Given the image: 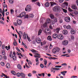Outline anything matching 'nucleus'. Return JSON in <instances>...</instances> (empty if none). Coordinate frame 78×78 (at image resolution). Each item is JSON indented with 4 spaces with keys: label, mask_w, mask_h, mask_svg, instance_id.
<instances>
[{
    "label": "nucleus",
    "mask_w": 78,
    "mask_h": 78,
    "mask_svg": "<svg viewBox=\"0 0 78 78\" xmlns=\"http://www.w3.org/2000/svg\"><path fill=\"white\" fill-rule=\"evenodd\" d=\"M44 65H47V60L44 59Z\"/></svg>",
    "instance_id": "nucleus-28"
},
{
    "label": "nucleus",
    "mask_w": 78,
    "mask_h": 78,
    "mask_svg": "<svg viewBox=\"0 0 78 78\" xmlns=\"http://www.w3.org/2000/svg\"><path fill=\"white\" fill-rule=\"evenodd\" d=\"M61 8L60 7V6H55L53 9V11L55 12H56V11H61Z\"/></svg>",
    "instance_id": "nucleus-2"
},
{
    "label": "nucleus",
    "mask_w": 78,
    "mask_h": 78,
    "mask_svg": "<svg viewBox=\"0 0 78 78\" xmlns=\"http://www.w3.org/2000/svg\"><path fill=\"white\" fill-rule=\"evenodd\" d=\"M6 68H7V69H9V67H10V64L9 63H7L6 64Z\"/></svg>",
    "instance_id": "nucleus-23"
},
{
    "label": "nucleus",
    "mask_w": 78,
    "mask_h": 78,
    "mask_svg": "<svg viewBox=\"0 0 78 78\" xmlns=\"http://www.w3.org/2000/svg\"><path fill=\"white\" fill-rule=\"evenodd\" d=\"M6 49L7 50H9L8 49H10V46H9L8 48V46H6L5 47Z\"/></svg>",
    "instance_id": "nucleus-32"
},
{
    "label": "nucleus",
    "mask_w": 78,
    "mask_h": 78,
    "mask_svg": "<svg viewBox=\"0 0 78 78\" xmlns=\"http://www.w3.org/2000/svg\"><path fill=\"white\" fill-rule=\"evenodd\" d=\"M17 67L19 70H21L22 69V66L20 64H18L17 65Z\"/></svg>",
    "instance_id": "nucleus-18"
},
{
    "label": "nucleus",
    "mask_w": 78,
    "mask_h": 78,
    "mask_svg": "<svg viewBox=\"0 0 78 78\" xmlns=\"http://www.w3.org/2000/svg\"><path fill=\"white\" fill-rule=\"evenodd\" d=\"M54 21H52V23L53 25H54L55 24V22H57V21H58V20L56 18H54Z\"/></svg>",
    "instance_id": "nucleus-11"
},
{
    "label": "nucleus",
    "mask_w": 78,
    "mask_h": 78,
    "mask_svg": "<svg viewBox=\"0 0 78 78\" xmlns=\"http://www.w3.org/2000/svg\"><path fill=\"white\" fill-rule=\"evenodd\" d=\"M71 39H75V37H74V36H71Z\"/></svg>",
    "instance_id": "nucleus-55"
},
{
    "label": "nucleus",
    "mask_w": 78,
    "mask_h": 78,
    "mask_svg": "<svg viewBox=\"0 0 78 78\" xmlns=\"http://www.w3.org/2000/svg\"><path fill=\"white\" fill-rule=\"evenodd\" d=\"M35 61L36 62H39V58H37L35 59Z\"/></svg>",
    "instance_id": "nucleus-51"
},
{
    "label": "nucleus",
    "mask_w": 78,
    "mask_h": 78,
    "mask_svg": "<svg viewBox=\"0 0 78 78\" xmlns=\"http://www.w3.org/2000/svg\"><path fill=\"white\" fill-rule=\"evenodd\" d=\"M22 20H18L17 21V23L19 25H20L22 24Z\"/></svg>",
    "instance_id": "nucleus-10"
},
{
    "label": "nucleus",
    "mask_w": 78,
    "mask_h": 78,
    "mask_svg": "<svg viewBox=\"0 0 78 78\" xmlns=\"http://www.w3.org/2000/svg\"><path fill=\"white\" fill-rule=\"evenodd\" d=\"M40 66L41 69H43V68L44 67V65L42 64V63H41L40 64Z\"/></svg>",
    "instance_id": "nucleus-34"
},
{
    "label": "nucleus",
    "mask_w": 78,
    "mask_h": 78,
    "mask_svg": "<svg viewBox=\"0 0 78 78\" xmlns=\"http://www.w3.org/2000/svg\"><path fill=\"white\" fill-rule=\"evenodd\" d=\"M5 45H3L2 46V49H4L5 48Z\"/></svg>",
    "instance_id": "nucleus-58"
},
{
    "label": "nucleus",
    "mask_w": 78,
    "mask_h": 78,
    "mask_svg": "<svg viewBox=\"0 0 78 78\" xmlns=\"http://www.w3.org/2000/svg\"><path fill=\"white\" fill-rule=\"evenodd\" d=\"M65 20L66 22H70V18L68 16H66L65 18Z\"/></svg>",
    "instance_id": "nucleus-7"
},
{
    "label": "nucleus",
    "mask_w": 78,
    "mask_h": 78,
    "mask_svg": "<svg viewBox=\"0 0 78 78\" xmlns=\"http://www.w3.org/2000/svg\"><path fill=\"white\" fill-rule=\"evenodd\" d=\"M1 64L2 66H5V63L3 62H1Z\"/></svg>",
    "instance_id": "nucleus-41"
},
{
    "label": "nucleus",
    "mask_w": 78,
    "mask_h": 78,
    "mask_svg": "<svg viewBox=\"0 0 78 78\" xmlns=\"http://www.w3.org/2000/svg\"><path fill=\"white\" fill-rule=\"evenodd\" d=\"M12 52L9 55V56H10V58H13V57H14V56H13V55L12 54Z\"/></svg>",
    "instance_id": "nucleus-31"
},
{
    "label": "nucleus",
    "mask_w": 78,
    "mask_h": 78,
    "mask_svg": "<svg viewBox=\"0 0 78 78\" xmlns=\"http://www.w3.org/2000/svg\"><path fill=\"white\" fill-rule=\"evenodd\" d=\"M62 33L64 34L65 35H66L68 33V32H67V30H64L62 31Z\"/></svg>",
    "instance_id": "nucleus-15"
},
{
    "label": "nucleus",
    "mask_w": 78,
    "mask_h": 78,
    "mask_svg": "<svg viewBox=\"0 0 78 78\" xmlns=\"http://www.w3.org/2000/svg\"><path fill=\"white\" fill-rule=\"evenodd\" d=\"M50 22H51V20H50L49 19H48L47 20L46 22L45 23L43 24L44 28L47 27V23H50Z\"/></svg>",
    "instance_id": "nucleus-3"
},
{
    "label": "nucleus",
    "mask_w": 78,
    "mask_h": 78,
    "mask_svg": "<svg viewBox=\"0 0 78 78\" xmlns=\"http://www.w3.org/2000/svg\"><path fill=\"white\" fill-rule=\"evenodd\" d=\"M11 73L14 75H16V72L14 71H11Z\"/></svg>",
    "instance_id": "nucleus-25"
},
{
    "label": "nucleus",
    "mask_w": 78,
    "mask_h": 78,
    "mask_svg": "<svg viewBox=\"0 0 78 78\" xmlns=\"http://www.w3.org/2000/svg\"><path fill=\"white\" fill-rule=\"evenodd\" d=\"M59 2L60 3H62L64 2V0H59Z\"/></svg>",
    "instance_id": "nucleus-53"
},
{
    "label": "nucleus",
    "mask_w": 78,
    "mask_h": 78,
    "mask_svg": "<svg viewBox=\"0 0 78 78\" xmlns=\"http://www.w3.org/2000/svg\"><path fill=\"white\" fill-rule=\"evenodd\" d=\"M47 39L48 40H49V41H51L52 39H51V36L49 35L48 36V37H47Z\"/></svg>",
    "instance_id": "nucleus-21"
},
{
    "label": "nucleus",
    "mask_w": 78,
    "mask_h": 78,
    "mask_svg": "<svg viewBox=\"0 0 78 78\" xmlns=\"http://www.w3.org/2000/svg\"><path fill=\"white\" fill-rule=\"evenodd\" d=\"M45 6V7H49V6H50V3L48 2H47L46 3L44 4Z\"/></svg>",
    "instance_id": "nucleus-14"
},
{
    "label": "nucleus",
    "mask_w": 78,
    "mask_h": 78,
    "mask_svg": "<svg viewBox=\"0 0 78 78\" xmlns=\"http://www.w3.org/2000/svg\"><path fill=\"white\" fill-rule=\"evenodd\" d=\"M34 55H37V56H40V54L38 53H36Z\"/></svg>",
    "instance_id": "nucleus-62"
},
{
    "label": "nucleus",
    "mask_w": 78,
    "mask_h": 78,
    "mask_svg": "<svg viewBox=\"0 0 78 78\" xmlns=\"http://www.w3.org/2000/svg\"><path fill=\"white\" fill-rule=\"evenodd\" d=\"M2 75H4V76L5 78H9V76H7V75L4 74L3 73H2Z\"/></svg>",
    "instance_id": "nucleus-30"
},
{
    "label": "nucleus",
    "mask_w": 78,
    "mask_h": 78,
    "mask_svg": "<svg viewBox=\"0 0 78 78\" xmlns=\"http://www.w3.org/2000/svg\"><path fill=\"white\" fill-rule=\"evenodd\" d=\"M62 66H67V64L66 63H63L62 64Z\"/></svg>",
    "instance_id": "nucleus-52"
},
{
    "label": "nucleus",
    "mask_w": 78,
    "mask_h": 78,
    "mask_svg": "<svg viewBox=\"0 0 78 78\" xmlns=\"http://www.w3.org/2000/svg\"><path fill=\"white\" fill-rule=\"evenodd\" d=\"M23 38L24 39H27V36L26 35V33H24L23 34Z\"/></svg>",
    "instance_id": "nucleus-20"
},
{
    "label": "nucleus",
    "mask_w": 78,
    "mask_h": 78,
    "mask_svg": "<svg viewBox=\"0 0 78 78\" xmlns=\"http://www.w3.org/2000/svg\"><path fill=\"white\" fill-rule=\"evenodd\" d=\"M26 35L27 36V38L28 39V41H30H30H31L30 40V37H28V34H26Z\"/></svg>",
    "instance_id": "nucleus-27"
},
{
    "label": "nucleus",
    "mask_w": 78,
    "mask_h": 78,
    "mask_svg": "<svg viewBox=\"0 0 78 78\" xmlns=\"http://www.w3.org/2000/svg\"><path fill=\"white\" fill-rule=\"evenodd\" d=\"M16 31L18 33V34L19 35V37L20 39L21 40V36H20V33H19V32L18 31H17V29H16Z\"/></svg>",
    "instance_id": "nucleus-37"
},
{
    "label": "nucleus",
    "mask_w": 78,
    "mask_h": 78,
    "mask_svg": "<svg viewBox=\"0 0 78 78\" xmlns=\"http://www.w3.org/2000/svg\"><path fill=\"white\" fill-rule=\"evenodd\" d=\"M62 67L61 66H55V67L56 68H61Z\"/></svg>",
    "instance_id": "nucleus-48"
},
{
    "label": "nucleus",
    "mask_w": 78,
    "mask_h": 78,
    "mask_svg": "<svg viewBox=\"0 0 78 78\" xmlns=\"http://www.w3.org/2000/svg\"><path fill=\"white\" fill-rule=\"evenodd\" d=\"M9 2L11 4H13L14 2L12 1V0H9Z\"/></svg>",
    "instance_id": "nucleus-33"
},
{
    "label": "nucleus",
    "mask_w": 78,
    "mask_h": 78,
    "mask_svg": "<svg viewBox=\"0 0 78 78\" xmlns=\"http://www.w3.org/2000/svg\"><path fill=\"white\" fill-rule=\"evenodd\" d=\"M61 29L60 28H57L55 30V31L56 33L58 34L59 33V31H60Z\"/></svg>",
    "instance_id": "nucleus-17"
},
{
    "label": "nucleus",
    "mask_w": 78,
    "mask_h": 78,
    "mask_svg": "<svg viewBox=\"0 0 78 78\" xmlns=\"http://www.w3.org/2000/svg\"><path fill=\"white\" fill-rule=\"evenodd\" d=\"M41 33H42V30L40 29L38 31V35L39 36L40 35H41Z\"/></svg>",
    "instance_id": "nucleus-24"
},
{
    "label": "nucleus",
    "mask_w": 78,
    "mask_h": 78,
    "mask_svg": "<svg viewBox=\"0 0 78 78\" xmlns=\"http://www.w3.org/2000/svg\"><path fill=\"white\" fill-rule=\"evenodd\" d=\"M71 8L72 9H77V7H76V5H72Z\"/></svg>",
    "instance_id": "nucleus-13"
},
{
    "label": "nucleus",
    "mask_w": 78,
    "mask_h": 78,
    "mask_svg": "<svg viewBox=\"0 0 78 78\" xmlns=\"http://www.w3.org/2000/svg\"><path fill=\"white\" fill-rule=\"evenodd\" d=\"M61 73L63 75V76H65V75H66L64 71L61 72Z\"/></svg>",
    "instance_id": "nucleus-38"
},
{
    "label": "nucleus",
    "mask_w": 78,
    "mask_h": 78,
    "mask_svg": "<svg viewBox=\"0 0 78 78\" xmlns=\"http://www.w3.org/2000/svg\"><path fill=\"white\" fill-rule=\"evenodd\" d=\"M63 27L64 28H66L67 29H70L71 28V26L70 25H68V26H67L66 25H65L63 26Z\"/></svg>",
    "instance_id": "nucleus-8"
},
{
    "label": "nucleus",
    "mask_w": 78,
    "mask_h": 78,
    "mask_svg": "<svg viewBox=\"0 0 78 78\" xmlns=\"http://www.w3.org/2000/svg\"><path fill=\"white\" fill-rule=\"evenodd\" d=\"M31 10V8L30 5L27 6V7L25 9L26 11L30 12Z\"/></svg>",
    "instance_id": "nucleus-4"
},
{
    "label": "nucleus",
    "mask_w": 78,
    "mask_h": 78,
    "mask_svg": "<svg viewBox=\"0 0 78 78\" xmlns=\"http://www.w3.org/2000/svg\"><path fill=\"white\" fill-rule=\"evenodd\" d=\"M26 15V12H23L22 13L20 14L19 17L22 18L24 16V19H26V18H28V15ZM26 15V16H25Z\"/></svg>",
    "instance_id": "nucleus-1"
},
{
    "label": "nucleus",
    "mask_w": 78,
    "mask_h": 78,
    "mask_svg": "<svg viewBox=\"0 0 78 78\" xmlns=\"http://www.w3.org/2000/svg\"><path fill=\"white\" fill-rule=\"evenodd\" d=\"M52 37L54 38V39H56V38L57 37H58V34H54L52 35Z\"/></svg>",
    "instance_id": "nucleus-19"
},
{
    "label": "nucleus",
    "mask_w": 78,
    "mask_h": 78,
    "mask_svg": "<svg viewBox=\"0 0 78 78\" xmlns=\"http://www.w3.org/2000/svg\"><path fill=\"white\" fill-rule=\"evenodd\" d=\"M3 58L4 59H5V60H6L7 59V58L6 57V56L5 55H4L3 56Z\"/></svg>",
    "instance_id": "nucleus-47"
},
{
    "label": "nucleus",
    "mask_w": 78,
    "mask_h": 78,
    "mask_svg": "<svg viewBox=\"0 0 78 78\" xmlns=\"http://www.w3.org/2000/svg\"><path fill=\"white\" fill-rule=\"evenodd\" d=\"M13 60L14 61H16V56H14L12 58Z\"/></svg>",
    "instance_id": "nucleus-40"
},
{
    "label": "nucleus",
    "mask_w": 78,
    "mask_h": 78,
    "mask_svg": "<svg viewBox=\"0 0 78 78\" xmlns=\"http://www.w3.org/2000/svg\"><path fill=\"white\" fill-rule=\"evenodd\" d=\"M52 47H53V46H52V45H51V44L50 46V48L51 49V48H52Z\"/></svg>",
    "instance_id": "nucleus-64"
},
{
    "label": "nucleus",
    "mask_w": 78,
    "mask_h": 78,
    "mask_svg": "<svg viewBox=\"0 0 78 78\" xmlns=\"http://www.w3.org/2000/svg\"><path fill=\"white\" fill-rule=\"evenodd\" d=\"M41 40H39L38 39H37L36 41H33V44H36V43L37 42L38 44H40L41 43Z\"/></svg>",
    "instance_id": "nucleus-5"
},
{
    "label": "nucleus",
    "mask_w": 78,
    "mask_h": 78,
    "mask_svg": "<svg viewBox=\"0 0 78 78\" xmlns=\"http://www.w3.org/2000/svg\"><path fill=\"white\" fill-rule=\"evenodd\" d=\"M68 5H69L68 2H65L63 4V8H65V7H67V6H68Z\"/></svg>",
    "instance_id": "nucleus-9"
},
{
    "label": "nucleus",
    "mask_w": 78,
    "mask_h": 78,
    "mask_svg": "<svg viewBox=\"0 0 78 78\" xmlns=\"http://www.w3.org/2000/svg\"><path fill=\"white\" fill-rule=\"evenodd\" d=\"M68 10L69 11H70V12H72V11H73L72 9H71L70 8V7L68 8Z\"/></svg>",
    "instance_id": "nucleus-50"
},
{
    "label": "nucleus",
    "mask_w": 78,
    "mask_h": 78,
    "mask_svg": "<svg viewBox=\"0 0 78 78\" xmlns=\"http://www.w3.org/2000/svg\"><path fill=\"white\" fill-rule=\"evenodd\" d=\"M21 74V73H16V75L17 76H18V77L20 76Z\"/></svg>",
    "instance_id": "nucleus-29"
},
{
    "label": "nucleus",
    "mask_w": 78,
    "mask_h": 78,
    "mask_svg": "<svg viewBox=\"0 0 78 78\" xmlns=\"http://www.w3.org/2000/svg\"><path fill=\"white\" fill-rule=\"evenodd\" d=\"M70 33L71 34H75V31L73 30H71Z\"/></svg>",
    "instance_id": "nucleus-16"
},
{
    "label": "nucleus",
    "mask_w": 78,
    "mask_h": 78,
    "mask_svg": "<svg viewBox=\"0 0 78 78\" xmlns=\"http://www.w3.org/2000/svg\"><path fill=\"white\" fill-rule=\"evenodd\" d=\"M74 13L75 14H76V15H77V14H78V12L77 11H76L74 12Z\"/></svg>",
    "instance_id": "nucleus-49"
},
{
    "label": "nucleus",
    "mask_w": 78,
    "mask_h": 78,
    "mask_svg": "<svg viewBox=\"0 0 78 78\" xmlns=\"http://www.w3.org/2000/svg\"><path fill=\"white\" fill-rule=\"evenodd\" d=\"M30 17H31L32 18V17H34V15H33V14H30Z\"/></svg>",
    "instance_id": "nucleus-45"
},
{
    "label": "nucleus",
    "mask_w": 78,
    "mask_h": 78,
    "mask_svg": "<svg viewBox=\"0 0 78 78\" xmlns=\"http://www.w3.org/2000/svg\"><path fill=\"white\" fill-rule=\"evenodd\" d=\"M33 73H36L37 72L35 70H34L32 72Z\"/></svg>",
    "instance_id": "nucleus-63"
},
{
    "label": "nucleus",
    "mask_w": 78,
    "mask_h": 78,
    "mask_svg": "<svg viewBox=\"0 0 78 78\" xmlns=\"http://www.w3.org/2000/svg\"><path fill=\"white\" fill-rule=\"evenodd\" d=\"M2 55H5V51H2Z\"/></svg>",
    "instance_id": "nucleus-42"
},
{
    "label": "nucleus",
    "mask_w": 78,
    "mask_h": 78,
    "mask_svg": "<svg viewBox=\"0 0 78 78\" xmlns=\"http://www.w3.org/2000/svg\"><path fill=\"white\" fill-rule=\"evenodd\" d=\"M3 59V56L2 55H0V60H2Z\"/></svg>",
    "instance_id": "nucleus-54"
},
{
    "label": "nucleus",
    "mask_w": 78,
    "mask_h": 78,
    "mask_svg": "<svg viewBox=\"0 0 78 78\" xmlns=\"http://www.w3.org/2000/svg\"><path fill=\"white\" fill-rule=\"evenodd\" d=\"M14 11L13 9H11L10 10V12L12 14L13 12H14Z\"/></svg>",
    "instance_id": "nucleus-43"
},
{
    "label": "nucleus",
    "mask_w": 78,
    "mask_h": 78,
    "mask_svg": "<svg viewBox=\"0 0 78 78\" xmlns=\"http://www.w3.org/2000/svg\"><path fill=\"white\" fill-rule=\"evenodd\" d=\"M36 1H37V0H31V2H36Z\"/></svg>",
    "instance_id": "nucleus-59"
},
{
    "label": "nucleus",
    "mask_w": 78,
    "mask_h": 78,
    "mask_svg": "<svg viewBox=\"0 0 78 78\" xmlns=\"http://www.w3.org/2000/svg\"><path fill=\"white\" fill-rule=\"evenodd\" d=\"M50 17L51 19H54V16L52 14H51L50 15Z\"/></svg>",
    "instance_id": "nucleus-26"
},
{
    "label": "nucleus",
    "mask_w": 78,
    "mask_h": 78,
    "mask_svg": "<svg viewBox=\"0 0 78 78\" xmlns=\"http://www.w3.org/2000/svg\"><path fill=\"white\" fill-rule=\"evenodd\" d=\"M28 76H32V75L31 73H29L28 74Z\"/></svg>",
    "instance_id": "nucleus-60"
},
{
    "label": "nucleus",
    "mask_w": 78,
    "mask_h": 78,
    "mask_svg": "<svg viewBox=\"0 0 78 78\" xmlns=\"http://www.w3.org/2000/svg\"><path fill=\"white\" fill-rule=\"evenodd\" d=\"M3 7H4V8H8V6L6 4L4 5H3Z\"/></svg>",
    "instance_id": "nucleus-44"
},
{
    "label": "nucleus",
    "mask_w": 78,
    "mask_h": 78,
    "mask_svg": "<svg viewBox=\"0 0 78 78\" xmlns=\"http://www.w3.org/2000/svg\"><path fill=\"white\" fill-rule=\"evenodd\" d=\"M52 52L54 53H56L57 52V50L55 48H54L52 50Z\"/></svg>",
    "instance_id": "nucleus-22"
},
{
    "label": "nucleus",
    "mask_w": 78,
    "mask_h": 78,
    "mask_svg": "<svg viewBox=\"0 0 78 78\" xmlns=\"http://www.w3.org/2000/svg\"><path fill=\"white\" fill-rule=\"evenodd\" d=\"M34 57L35 58H41V55H34Z\"/></svg>",
    "instance_id": "nucleus-35"
},
{
    "label": "nucleus",
    "mask_w": 78,
    "mask_h": 78,
    "mask_svg": "<svg viewBox=\"0 0 78 78\" xmlns=\"http://www.w3.org/2000/svg\"><path fill=\"white\" fill-rule=\"evenodd\" d=\"M62 9L63 12H65V13H66V12H67V10H66V9H63L62 8Z\"/></svg>",
    "instance_id": "nucleus-39"
},
{
    "label": "nucleus",
    "mask_w": 78,
    "mask_h": 78,
    "mask_svg": "<svg viewBox=\"0 0 78 78\" xmlns=\"http://www.w3.org/2000/svg\"><path fill=\"white\" fill-rule=\"evenodd\" d=\"M56 50H57V52H59V50H60V49L58 47L56 48Z\"/></svg>",
    "instance_id": "nucleus-36"
},
{
    "label": "nucleus",
    "mask_w": 78,
    "mask_h": 78,
    "mask_svg": "<svg viewBox=\"0 0 78 78\" xmlns=\"http://www.w3.org/2000/svg\"><path fill=\"white\" fill-rule=\"evenodd\" d=\"M57 38L58 39L62 41L64 38V36L61 34H58L57 36Z\"/></svg>",
    "instance_id": "nucleus-6"
},
{
    "label": "nucleus",
    "mask_w": 78,
    "mask_h": 78,
    "mask_svg": "<svg viewBox=\"0 0 78 78\" xmlns=\"http://www.w3.org/2000/svg\"><path fill=\"white\" fill-rule=\"evenodd\" d=\"M68 54H65V55H62L61 56H67V55H68Z\"/></svg>",
    "instance_id": "nucleus-61"
},
{
    "label": "nucleus",
    "mask_w": 78,
    "mask_h": 78,
    "mask_svg": "<svg viewBox=\"0 0 78 78\" xmlns=\"http://www.w3.org/2000/svg\"><path fill=\"white\" fill-rule=\"evenodd\" d=\"M62 19H60L59 20V22L60 23H62Z\"/></svg>",
    "instance_id": "nucleus-46"
},
{
    "label": "nucleus",
    "mask_w": 78,
    "mask_h": 78,
    "mask_svg": "<svg viewBox=\"0 0 78 78\" xmlns=\"http://www.w3.org/2000/svg\"><path fill=\"white\" fill-rule=\"evenodd\" d=\"M25 66H26V68H30V67L28 66L27 65V63L25 64Z\"/></svg>",
    "instance_id": "nucleus-56"
},
{
    "label": "nucleus",
    "mask_w": 78,
    "mask_h": 78,
    "mask_svg": "<svg viewBox=\"0 0 78 78\" xmlns=\"http://www.w3.org/2000/svg\"><path fill=\"white\" fill-rule=\"evenodd\" d=\"M16 50H17V51H20V49H19L18 48H16Z\"/></svg>",
    "instance_id": "nucleus-57"
},
{
    "label": "nucleus",
    "mask_w": 78,
    "mask_h": 78,
    "mask_svg": "<svg viewBox=\"0 0 78 78\" xmlns=\"http://www.w3.org/2000/svg\"><path fill=\"white\" fill-rule=\"evenodd\" d=\"M62 43L63 45H67L68 44V41H67L65 40Z\"/></svg>",
    "instance_id": "nucleus-12"
}]
</instances>
